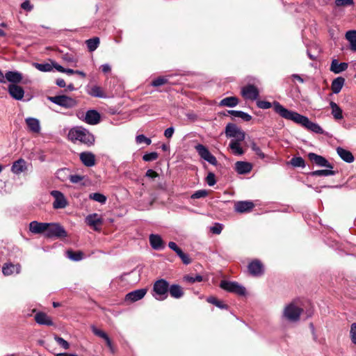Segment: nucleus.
Here are the masks:
<instances>
[{"instance_id":"nucleus-1","label":"nucleus","mask_w":356,"mask_h":356,"mask_svg":"<svg viewBox=\"0 0 356 356\" xmlns=\"http://www.w3.org/2000/svg\"><path fill=\"white\" fill-rule=\"evenodd\" d=\"M273 106L275 112L279 114L282 118L291 120L316 134H321L323 133V129L318 124L310 121L307 117L302 115L297 112L286 109L276 101H275Z\"/></svg>"},{"instance_id":"nucleus-2","label":"nucleus","mask_w":356,"mask_h":356,"mask_svg":"<svg viewBox=\"0 0 356 356\" xmlns=\"http://www.w3.org/2000/svg\"><path fill=\"white\" fill-rule=\"evenodd\" d=\"M68 138L73 142L79 141L88 146L92 145L95 142L94 136L87 129L81 127L71 129L68 134Z\"/></svg>"},{"instance_id":"nucleus-3","label":"nucleus","mask_w":356,"mask_h":356,"mask_svg":"<svg viewBox=\"0 0 356 356\" xmlns=\"http://www.w3.org/2000/svg\"><path fill=\"white\" fill-rule=\"evenodd\" d=\"M169 283L164 279L156 281L153 286L154 297L158 300H164L168 297Z\"/></svg>"},{"instance_id":"nucleus-4","label":"nucleus","mask_w":356,"mask_h":356,"mask_svg":"<svg viewBox=\"0 0 356 356\" xmlns=\"http://www.w3.org/2000/svg\"><path fill=\"white\" fill-rule=\"evenodd\" d=\"M302 312V308L297 306L294 302H291L284 307L282 316L289 321L297 322L300 319Z\"/></svg>"},{"instance_id":"nucleus-5","label":"nucleus","mask_w":356,"mask_h":356,"mask_svg":"<svg viewBox=\"0 0 356 356\" xmlns=\"http://www.w3.org/2000/svg\"><path fill=\"white\" fill-rule=\"evenodd\" d=\"M220 287L223 290L235 293L238 296H245L246 294L245 288L236 282L222 280L220 283Z\"/></svg>"},{"instance_id":"nucleus-6","label":"nucleus","mask_w":356,"mask_h":356,"mask_svg":"<svg viewBox=\"0 0 356 356\" xmlns=\"http://www.w3.org/2000/svg\"><path fill=\"white\" fill-rule=\"evenodd\" d=\"M49 100L52 103L65 108H74L78 104V102L75 99L64 95L49 97Z\"/></svg>"},{"instance_id":"nucleus-7","label":"nucleus","mask_w":356,"mask_h":356,"mask_svg":"<svg viewBox=\"0 0 356 356\" xmlns=\"http://www.w3.org/2000/svg\"><path fill=\"white\" fill-rule=\"evenodd\" d=\"M67 232L58 223H48L45 236L49 238H63L67 236Z\"/></svg>"},{"instance_id":"nucleus-8","label":"nucleus","mask_w":356,"mask_h":356,"mask_svg":"<svg viewBox=\"0 0 356 356\" xmlns=\"http://www.w3.org/2000/svg\"><path fill=\"white\" fill-rule=\"evenodd\" d=\"M225 135L227 138H234V140H244L245 133L236 124L229 123L225 127Z\"/></svg>"},{"instance_id":"nucleus-9","label":"nucleus","mask_w":356,"mask_h":356,"mask_svg":"<svg viewBox=\"0 0 356 356\" xmlns=\"http://www.w3.org/2000/svg\"><path fill=\"white\" fill-rule=\"evenodd\" d=\"M195 149L202 159L207 161L211 165H217L218 161L216 158L209 151L206 146L202 144H197L195 146Z\"/></svg>"},{"instance_id":"nucleus-10","label":"nucleus","mask_w":356,"mask_h":356,"mask_svg":"<svg viewBox=\"0 0 356 356\" xmlns=\"http://www.w3.org/2000/svg\"><path fill=\"white\" fill-rule=\"evenodd\" d=\"M51 195L54 198L53 207L56 209H64L67 207L68 202L64 195L59 191H51Z\"/></svg>"},{"instance_id":"nucleus-11","label":"nucleus","mask_w":356,"mask_h":356,"mask_svg":"<svg viewBox=\"0 0 356 356\" xmlns=\"http://www.w3.org/2000/svg\"><path fill=\"white\" fill-rule=\"evenodd\" d=\"M79 118L84 120L87 124L95 125L100 122V114L95 110H89L86 112L85 115L82 114L81 116L79 113L77 114Z\"/></svg>"},{"instance_id":"nucleus-12","label":"nucleus","mask_w":356,"mask_h":356,"mask_svg":"<svg viewBox=\"0 0 356 356\" xmlns=\"http://www.w3.org/2000/svg\"><path fill=\"white\" fill-rule=\"evenodd\" d=\"M258 89L253 85L249 84L241 88V95L245 99L256 100L259 97Z\"/></svg>"},{"instance_id":"nucleus-13","label":"nucleus","mask_w":356,"mask_h":356,"mask_svg":"<svg viewBox=\"0 0 356 356\" xmlns=\"http://www.w3.org/2000/svg\"><path fill=\"white\" fill-rule=\"evenodd\" d=\"M3 77L4 81L3 83L8 81L10 84L15 85L21 83L23 79L22 74L18 71H7L5 74L3 73Z\"/></svg>"},{"instance_id":"nucleus-14","label":"nucleus","mask_w":356,"mask_h":356,"mask_svg":"<svg viewBox=\"0 0 356 356\" xmlns=\"http://www.w3.org/2000/svg\"><path fill=\"white\" fill-rule=\"evenodd\" d=\"M308 158L315 164L321 167H326L332 169V165L323 156L318 155L315 153H309Z\"/></svg>"},{"instance_id":"nucleus-15","label":"nucleus","mask_w":356,"mask_h":356,"mask_svg":"<svg viewBox=\"0 0 356 356\" xmlns=\"http://www.w3.org/2000/svg\"><path fill=\"white\" fill-rule=\"evenodd\" d=\"M8 92L10 97L15 100H22L24 95V89L15 84H10L8 87Z\"/></svg>"},{"instance_id":"nucleus-16","label":"nucleus","mask_w":356,"mask_h":356,"mask_svg":"<svg viewBox=\"0 0 356 356\" xmlns=\"http://www.w3.org/2000/svg\"><path fill=\"white\" fill-rule=\"evenodd\" d=\"M254 204L251 201H238L234 204V210L237 213L250 212L254 208Z\"/></svg>"},{"instance_id":"nucleus-17","label":"nucleus","mask_w":356,"mask_h":356,"mask_svg":"<svg viewBox=\"0 0 356 356\" xmlns=\"http://www.w3.org/2000/svg\"><path fill=\"white\" fill-rule=\"evenodd\" d=\"M146 289H140L128 293L125 296V300L131 302L141 300L146 294Z\"/></svg>"},{"instance_id":"nucleus-18","label":"nucleus","mask_w":356,"mask_h":356,"mask_svg":"<svg viewBox=\"0 0 356 356\" xmlns=\"http://www.w3.org/2000/svg\"><path fill=\"white\" fill-rule=\"evenodd\" d=\"M248 270L253 276L261 275L264 273L263 264L259 260H254L249 264Z\"/></svg>"},{"instance_id":"nucleus-19","label":"nucleus","mask_w":356,"mask_h":356,"mask_svg":"<svg viewBox=\"0 0 356 356\" xmlns=\"http://www.w3.org/2000/svg\"><path fill=\"white\" fill-rule=\"evenodd\" d=\"M102 218L97 213L90 214L86 218L87 225L92 227L95 231L99 230L98 225H102Z\"/></svg>"},{"instance_id":"nucleus-20","label":"nucleus","mask_w":356,"mask_h":356,"mask_svg":"<svg viewBox=\"0 0 356 356\" xmlns=\"http://www.w3.org/2000/svg\"><path fill=\"white\" fill-rule=\"evenodd\" d=\"M79 158L83 164L87 167H92L95 164V156L92 152H81L79 154Z\"/></svg>"},{"instance_id":"nucleus-21","label":"nucleus","mask_w":356,"mask_h":356,"mask_svg":"<svg viewBox=\"0 0 356 356\" xmlns=\"http://www.w3.org/2000/svg\"><path fill=\"white\" fill-rule=\"evenodd\" d=\"M48 227V223L32 221L29 224V230L33 234H44Z\"/></svg>"},{"instance_id":"nucleus-22","label":"nucleus","mask_w":356,"mask_h":356,"mask_svg":"<svg viewBox=\"0 0 356 356\" xmlns=\"http://www.w3.org/2000/svg\"><path fill=\"white\" fill-rule=\"evenodd\" d=\"M149 243L154 250H162L165 248L163 241L159 234H152L149 237Z\"/></svg>"},{"instance_id":"nucleus-23","label":"nucleus","mask_w":356,"mask_h":356,"mask_svg":"<svg viewBox=\"0 0 356 356\" xmlns=\"http://www.w3.org/2000/svg\"><path fill=\"white\" fill-rule=\"evenodd\" d=\"M168 293L172 298L175 299H179L184 295V289L180 285L176 284L169 285Z\"/></svg>"},{"instance_id":"nucleus-24","label":"nucleus","mask_w":356,"mask_h":356,"mask_svg":"<svg viewBox=\"0 0 356 356\" xmlns=\"http://www.w3.org/2000/svg\"><path fill=\"white\" fill-rule=\"evenodd\" d=\"M252 168V165L246 161H237L235 163V170L240 175H244L250 172Z\"/></svg>"},{"instance_id":"nucleus-25","label":"nucleus","mask_w":356,"mask_h":356,"mask_svg":"<svg viewBox=\"0 0 356 356\" xmlns=\"http://www.w3.org/2000/svg\"><path fill=\"white\" fill-rule=\"evenodd\" d=\"M25 122L31 132L38 134L40 131V124L38 119L27 118H26Z\"/></svg>"},{"instance_id":"nucleus-26","label":"nucleus","mask_w":356,"mask_h":356,"mask_svg":"<svg viewBox=\"0 0 356 356\" xmlns=\"http://www.w3.org/2000/svg\"><path fill=\"white\" fill-rule=\"evenodd\" d=\"M27 170L26 162L19 159L13 163L11 171L16 175H19Z\"/></svg>"},{"instance_id":"nucleus-27","label":"nucleus","mask_w":356,"mask_h":356,"mask_svg":"<svg viewBox=\"0 0 356 356\" xmlns=\"http://www.w3.org/2000/svg\"><path fill=\"white\" fill-rule=\"evenodd\" d=\"M21 266L19 264L14 265L13 264H5L2 267V272L4 275L8 276L15 272L18 274L20 273Z\"/></svg>"},{"instance_id":"nucleus-28","label":"nucleus","mask_w":356,"mask_h":356,"mask_svg":"<svg viewBox=\"0 0 356 356\" xmlns=\"http://www.w3.org/2000/svg\"><path fill=\"white\" fill-rule=\"evenodd\" d=\"M35 321L40 325H53L51 318L44 312H38L35 315Z\"/></svg>"},{"instance_id":"nucleus-29","label":"nucleus","mask_w":356,"mask_h":356,"mask_svg":"<svg viewBox=\"0 0 356 356\" xmlns=\"http://www.w3.org/2000/svg\"><path fill=\"white\" fill-rule=\"evenodd\" d=\"M347 63H339L336 59L332 60L330 66V70L334 74H339L348 69Z\"/></svg>"},{"instance_id":"nucleus-30","label":"nucleus","mask_w":356,"mask_h":356,"mask_svg":"<svg viewBox=\"0 0 356 356\" xmlns=\"http://www.w3.org/2000/svg\"><path fill=\"white\" fill-rule=\"evenodd\" d=\"M337 152L338 155L340 156V158L344 161L347 163L353 162L354 156L350 151L339 147L337 148Z\"/></svg>"},{"instance_id":"nucleus-31","label":"nucleus","mask_w":356,"mask_h":356,"mask_svg":"<svg viewBox=\"0 0 356 356\" xmlns=\"http://www.w3.org/2000/svg\"><path fill=\"white\" fill-rule=\"evenodd\" d=\"M344 83H345V79L341 76H339V77L334 79L332 81V85H331V89H332V92L334 94H338L342 89V88L344 85Z\"/></svg>"},{"instance_id":"nucleus-32","label":"nucleus","mask_w":356,"mask_h":356,"mask_svg":"<svg viewBox=\"0 0 356 356\" xmlns=\"http://www.w3.org/2000/svg\"><path fill=\"white\" fill-rule=\"evenodd\" d=\"M243 140H232L229 143V147L232 151V153L235 155H242L244 154V151L241 147L240 143Z\"/></svg>"},{"instance_id":"nucleus-33","label":"nucleus","mask_w":356,"mask_h":356,"mask_svg":"<svg viewBox=\"0 0 356 356\" xmlns=\"http://www.w3.org/2000/svg\"><path fill=\"white\" fill-rule=\"evenodd\" d=\"M346 38L350 43V48L356 51V31H348L346 33Z\"/></svg>"},{"instance_id":"nucleus-34","label":"nucleus","mask_w":356,"mask_h":356,"mask_svg":"<svg viewBox=\"0 0 356 356\" xmlns=\"http://www.w3.org/2000/svg\"><path fill=\"white\" fill-rule=\"evenodd\" d=\"M238 104V99L236 97H227L222 99L219 105L221 106L234 107Z\"/></svg>"},{"instance_id":"nucleus-35","label":"nucleus","mask_w":356,"mask_h":356,"mask_svg":"<svg viewBox=\"0 0 356 356\" xmlns=\"http://www.w3.org/2000/svg\"><path fill=\"white\" fill-rule=\"evenodd\" d=\"M330 106L332 109V115L334 118L337 120L343 119L341 108L334 102H330Z\"/></svg>"},{"instance_id":"nucleus-36","label":"nucleus","mask_w":356,"mask_h":356,"mask_svg":"<svg viewBox=\"0 0 356 356\" xmlns=\"http://www.w3.org/2000/svg\"><path fill=\"white\" fill-rule=\"evenodd\" d=\"M88 93L95 97H99V98H104L106 97V95L104 94V91L102 90V88L97 86H92L89 90L88 91Z\"/></svg>"},{"instance_id":"nucleus-37","label":"nucleus","mask_w":356,"mask_h":356,"mask_svg":"<svg viewBox=\"0 0 356 356\" xmlns=\"http://www.w3.org/2000/svg\"><path fill=\"white\" fill-rule=\"evenodd\" d=\"M228 113L234 118H240L245 122H249L252 120V116L247 113L241 111H229Z\"/></svg>"},{"instance_id":"nucleus-38","label":"nucleus","mask_w":356,"mask_h":356,"mask_svg":"<svg viewBox=\"0 0 356 356\" xmlns=\"http://www.w3.org/2000/svg\"><path fill=\"white\" fill-rule=\"evenodd\" d=\"M67 257L74 261H79L84 258V254L81 251L74 252L71 250L66 252Z\"/></svg>"},{"instance_id":"nucleus-39","label":"nucleus","mask_w":356,"mask_h":356,"mask_svg":"<svg viewBox=\"0 0 356 356\" xmlns=\"http://www.w3.org/2000/svg\"><path fill=\"white\" fill-rule=\"evenodd\" d=\"M87 47L89 51H94L99 44V38L95 37L86 40Z\"/></svg>"},{"instance_id":"nucleus-40","label":"nucleus","mask_w":356,"mask_h":356,"mask_svg":"<svg viewBox=\"0 0 356 356\" xmlns=\"http://www.w3.org/2000/svg\"><path fill=\"white\" fill-rule=\"evenodd\" d=\"M89 198L101 204H105L107 200V197L104 195L99 193H90Z\"/></svg>"},{"instance_id":"nucleus-41","label":"nucleus","mask_w":356,"mask_h":356,"mask_svg":"<svg viewBox=\"0 0 356 356\" xmlns=\"http://www.w3.org/2000/svg\"><path fill=\"white\" fill-rule=\"evenodd\" d=\"M33 65L39 71L41 72H51L53 70V66L49 63H34Z\"/></svg>"},{"instance_id":"nucleus-42","label":"nucleus","mask_w":356,"mask_h":356,"mask_svg":"<svg viewBox=\"0 0 356 356\" xmlns=\"http://www.w3.org/2000/svg\"><path fill=\"white\" fill-rule=\"evenodd\" d=\"M312 176H318V177H327L334 175V172L332 170V169L327 170H318L312 172L311 173Z\"/></svg>"},{"instance_id":"nucleus-43","label":"nucleus","mask_w":356,"mask_h":356,"mask_svg":"<svg viewBox=\"0 0 356 356\" xmlns=\"http://www.w3.org/2000/svg\"><path fill=\"white\" fill-rule=\"evenodd\" d=\"M207 301L220 309H227V305L222 301L218 300L216 298L211 296L207 298Z\"/></svg>"},{"instance_id":"nucleus-44","label":"nucleus","mask_w":356,"mask_h":356,"mask_svg":"<svg viewBox=\"0 0 356 356\" xmlns=\"http://www.w3.org/2000/svg\"><path fill=\"white\" fill-rule=\"evenodd\" d=\"M290 163L293 167L305 168V160L300 156L292 158L290 161Z\"/></svg>"},{"instance_id":"nucleus-45","label":"nucleus","mask_w":356,"mask_h":356,"mask_svg":"<svg viewBox=\"0 0 356 356\" xmlns=\"http://www.w3.org/2000/svg\"><path fill=\"white\" fill-rule=\"evenodd\" d=\"M168 83V79L166 76H159L154 80H153L151 83V85L154 87H158L163 85H165Z\"/></svg>"},{"instance_id":"nucleus-46","label":"nucleus","mask_w":356,"mask_h":356,"mask_svg":"<svg viewBox=\"0 0 356 356\" xmlns=\"http://www.w3.org/2000/svg\"><path fill=\"white\" fill-rule=\"evenodd\" d=\"M184 280L186 282H188L189 283H194V282H200L202 281L203 278L201 275H197L195 277L191 276V275H185L184 277Z\"/></svg>"},{"instance_id":"nucleus-47","label":"nucleus","mask_w":356,"mask_h":356,"mask_svg":"<svg viewBox=\"0 0 356 356\" xmlns=\"http://www.w3.org/2000/svg\"><path fill=\"white\" fill-rule=\"evenodd\" d=\"M177 254L179 257L184 264L188 265L191 263V259L189 257V255L184 253L181 250L179 251Z\"/></svg>"},{"instance_id":"nucleus-48","label":"nucleus","mask_w":356,"mask_h":356,"mask_svg":"<svg viewBox=\"0 0 356 356\" xmlns=\"http://www.w3.org/2000/svg\"><path fill=\"white\" fill-rule=\"evenodd\" d=\"M136 141L138 144H140L142 143H146L147 145H149L152 143V140L150 138H147L143 134L138 135L136 137Z\"/></svg>"},{"instance_id":"nucleus-49","label":"nucleus","mask_w":356,"mask_h":356,"mask_svg":"<svg viewBox=\"0 0 356 356\" xmlns=\"http://www.w3.org/2000/svg\"><path fill=\"white\" fill-rule=\"evenodd\" d=\"M251 149L255 152V154L261 159H264L266 155L262 152L260 147H259L254 142L251 143Z\"/></svg>"},{"instance_id":"nucleus-50","label":"nucleus","mask_w":356,"mask_h":356,"mask_svg":"<svg viewBox=\"0 0 356 356\" xmlns=\"http://www.w3.org/2000/svg\"><path fill=\"white\" fill-rule=\"evenodd\" d=\"M273 104H274V102L273 104H271L269 102L263 101V100H259V101L257 102V106L259 108H262V109H268V108H271L272 106L274 107Z\"/></svg>"},{"instance_id":"nucleus-51","label":"nucleus","mask_w":356,"mask_h":356,"mask_svg":"<svg viewBox=\"0 0 356 356\" xmlns=\"http://www.w3.org/2000/svg\"><path fill=\"white\" fill-rule=\"evenodd\" d=\"M54 339L58 344L63 347L64 349L67 350L70 348L69 343L62 337L56 336Z\"/></svg>"},{"instance_id":"nucleus-52","label":"nucleus","mask_w":356,"mask_h":356,"mask_svg":"<svg viewBox=\"0 0 356 356\" xmlns=\"http://www.w3.org/2000/svg\"><path fill=\"white\" fill-rule=\"evenodd\" d=\"M158 154L155 152L147 153L143 155V159L145 161H152L158 158Z\"/></svg>"},{"instance_id":"nucleus-53","label":"nucleus","mask_w":356,"mask_h":356,"mask_svg":"<svg viewBox=\"0 0 356 356\" xmlns=\"http://www.w3.org/2000/svg\"><path fill=\"white\" fill-rule=\"evenodd\" d=\"M208 195V192L206 190H199L195 191L192 195V199H199L201 197H204Z\"/></svg>"},{"instance_id":"nucleus-54","label":"nucleus","mask_w":356,"mask_h":356,"mask_svg":"<svg viewBox=\"0 0 356 356\" xmlns=\"http://www.w3.org/2000/svg\"><path fill=\"white\" fill-rule=\"evenodd\" d=\"M91 329H92V332L95 335H97L102 339L107 338L108 335L106 334V333H105L104 331L97 328L95 325H92Z\"/></svg>"},{"instance_id":"nucleus-55","label":"nucleus","mask_w":356,"mask_h":356,"mask_svg":"<svg viewBox=\"0 0 356 356\" xmlns=\"http://www.w3.org/2000/svg\"><path fill=\"white\" fill-rule=\"evenodd\" d=\"M337 6H349L354 4L353 0H335Z\"/></svg>"},{"instance_id":"nucleus-56","label":"nucleus","mask_w":356,"mask_h":356,"mask_svg":"<svg viewBox=\"0 0 356 356\" xmlns=\"http://www.w3.org/2000/svg\"><path fill=\"white\" fill-rule=\"evenodd\" d=\"M350 334L353 343L356 344V323L351 325Z\"/></svg>"},{"instance_id":"nucleus-57","label":"nucleus","mask_w":356,"mask_h":356,"mask_svg":"<svg viewBox=\"0 0 356 356\" xmlns=\"http://www.w3.org/2000/svg\"><path fill=\"white\" fill-rule=\"evenodd\" d=\"M207 183L209 186H212L216 184L215 175L209 172L207 177Z\"/></svg>"},{"instance_id":"nucleus-58","label":"nucleus","mask_w":356,"mask_h":356,"mask_svg":"<svg viewBox=\"0 0 356 356\" xmlns=\"http://www.w3.org/2000/svg\"><path fill=\"white\" fill-rule=\"evenodd\" d=\"M211 232L216 234H220L222 230V226L221 224L216 223L214 226L211 227Z\"/></svg>"},{"instance_id":"nucleus-59","label":"nucleus","mask_w":356,"mask_h":356,"mask_svg":"<svg viewBox=\"0 0 356 356\" xmlns=\"http://www.w3.org/2000/svg\"><path fill=\"white\" fill-rule=\"evenodd\" d=\"M21 8L24 10L31 11L33 8V6L29 0H26L21 4Z\"/></svg>"},{"instance_id":"nucleus-60","label":"nucleus","mask_w":356,"mask_h":356,"mask_svg":"<svg viewBox=\"0 0 356 356\" xmlns=\"http://www.w3.org/2000/svg\"><path fill=\"white\" fill-rule=\"evenodd\" d=\"M83 177L78 175H70V181L73 184H76L83 179Z\"/></svg>"},{"instance_id":"nucleus-61","label":"nucleus","mask_w":356,"mask_h":356,"mask_svg":"<svg viewBox=\"0 0 356 356\" xmlns=\"http://www.w3.org/2000/svg\"><path fill=\"white\" fill-rule=\"evenodd\" d=\"M174 131L175 129L172 127L166 129L164 131L165 137H166L167 138H170L172 136Z\"/></svg>"},{"instance_id":"nucleus-62","label":"nucleus","mask_w":356,"mask_h":356,"mask_svg":"<svg viewBox=\"0 0 356 356\" xmlns=\"http://www.w3.org/2000/svg\"><path fill=\"white\" fill-rule=\"evenodd\" d=\"M145 176L149 178L154 179V178L157 177L159 176V175L154 170L149 169V170H147Z\"/></svg>"},{"instance_id":"nucleus-63","label":"nucleus","mask_w":356,"mask_h":356,"mask_svg":"<svg viewBox=\"0 0 356 356\" xmlns=\"http://www.w3.org/2000/svg\"><path fill=\"white\" fill-rule=\"evenodd\" d=\"M168 247L172 250L173 251H175L176 252V254H177L179 252V251H180L181 249L179 248L177 244L175 243V242H172V241H170L168 243Z\"/></svg>"},{"instance_id":"nucleus-64","label":"nucleus","mask_w":356,"mask_h":356,"mask_svg":"<svg viewBox=\"0 0 356 356\" xmlns=\"http://www.w3.org/2000/svg\"><path fill=\"white\" fill-rule=\"evenodd\" d=\"M101 70L104 73H108L111 72V67L108 64L106 63L101 65Z\"/></svg>"}]
</instances>
